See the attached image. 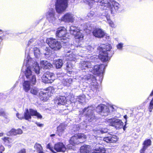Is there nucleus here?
<instances>
[{
  "label": "nucleus",
  "mask_w": 153,
  "mask_h": 153,
  "mask_svg": "<svg viewBox=\"0 0 153 153\" xmlns=\"http://www.w3.org/2000/svg\"><path fill=\"white\" fill-rule=\"evenodd\" d=\"M32 59L29 56H28L27 58L25 59L24 62V65L25 66L26 68L25 71V74L26 78L30 80L33 85H35L36 82V79L35 75H33L31 70L34 71L37 74L40 73V68L37 62H34L32 65L31 67L30 65L32 62H31Z\"/></svg>",
  "instance_id": "f257e3e1"
},
{
  "label": "nucleus",
  "mask_w": 153,
  "mask_h": 153,
  "mask_svg": "<svg viewBox=\"0 0 153 153\" xmlns=\"http://www.w3.org/2000/svg\"><path fill=\"white\" fill-rule=\"evenodd\" d=\"M84 2L91 7L93 3L99 2L101 8L103 10H108L111 13L118 11L120 5L114 0H83Z\"/></svg>",
  "instance_id": "f03ea898"
},
{
  "label": "nucleus",
  "mask_w": 153,
  "mask_h": 153,
  "mask_svg": "<svg viewBox=\"0 0 153 153\" xmlns=\"http://www.w3.org/2000/svg\"><path fill=\"white\" fill-rule=\"evenodd\" d=\"M79 49L77 50H65V56L66 59L71 61H75V59H79V57H82L85 54H90L93 50V48L90 45H87L85 47H78Z\"/></svg>",
  "instance_id": "7ed1b4c3"
},
{
  "label": "nucleus",
  "mask_w": 153,
  "mask_h": 153,
  "mask_svg": "<svg viewBox=\"0 0 153 153\" xmlns=\"http://www.w3.org/2000/svg\"><path fill=\"white\" fill-rule=\"evenodd\" d=\"M112 47L110 44H102L98 48V50L100 51L99 55V59L103 62H106L114 54L113 51H111Z\"/></svg>",
  "instance_id": "20e7f679"
},
{
  "label": "nucleus",
  "mask_w": 153,
  "mask_h": 153,
  "mask_svg": "<svg viewBox=\"0 0 153 153\" xmlns=\"http://www.w3.org/2000/svg\"><path fill=\"white\" fill-rule=\"evenodd\" d=\"M16 116L17 117L20 119H25L28 120H29L31 119V116H36L38 119H41L42 118V115L38 112L36 110L31 108L29 110L27 108L26 109L24 113V115L17 113Z\"/></svg>",
  "instance_id": "39448f33"
},
{
  "label": "nucleus",
  "mask_w": 153,
  "mask_h": 153,
  "mask_svg": "<svg viewBox=\"0 0 153 153\" xmlns=\"http://www.w3.org/2000/svg\"><path fill=\"white\" fill-rule=\"evenodd\" d=\"M95 107L93 105L88 106L87 108H84L80 112L82 114V115L84 114L86 120L90 122H95L96 118L94 114ZM81 114V115H82Z\"/></svg>",
  "instance_id": "423d86ee"
},
{
  "label": "nucleus",
  "mask_w": 153,
  "mask_h": 153,
  "mask_svg": "<svg viewBox=\"0 0 153 153\" xmlns=\"http://www.w3.org/2000/svg\"><path fill=\"white\" fill-rule=\"evenodd\" d=\"M81 78L83 82H91L90 83V88L91 89L90 91L91 94H93V92L96 91V90L98 88V85H97L96 78L93 75L88 74L81 77Z\"/></svg>",
  "instance_id": "0eeeda50"
},
{
  "label": "nucleus",
  "mask_w": 153,
  "mask_h": 153,
  "mask_svg": "<svg viewBox=\"0 0 153 153\" xmlns=\"http://www.w3.org/2000/svg\"><path fill=\"white\" fill-rule=\"evenodd\" d=\"M114 108L112 106H107L104 105H99L96 108V111L102 116H106L109 113L110 111H113Z\"/></svg>",
  "instance_id": "6e6552de"
},
{
  "label": "nucleus",
  "mask_w": 153,
  "mask_h": 153,
  "mask_svg": "<svg viewBox=\"0 0 153 153\" xmlns=\"http://www.w3.org/2000/svg\"><path fill=\"white\" fill-rule=\"evenodd\" d=\"M86 137L83 134H75L71 137L69 143L73 145L78 144L79 143H82L86 140Z\"/></svg>",
  "instance_id": "1a4fd4ad"
},
{
  "label": "nucleus",
  "mask_w": 153,
  "mask_h": 153,
  "mask_svg": "<svg viewBox=\"0 0 153 153\" xmlns=\"http://www.w3.org/2000/svg\"><path fill=\"white\" fill-rule=\"evenodd\" d=\"M68 0H57L55 3V8L58 13L63 12L68 5Z\"/></svg>",
  "instance_id": "9d476101"
},
{
  "label": "nucleus",
  "mask_w": 153,
  "mask_h": 153,
  "mask_svg": "<svg viewBox=\"0 0 153 153\" xmlns=\"http://www.w3.org/2000/svg\"><path fill=\"white\" fill-rule=\"evenodd\" d=\"M66 33V29L63 27L58 28L56 33V37L59 38L62 42L64 43H66L69 40V39L65 36Z\"/></svg>",
  "instance_id": "9b49d317"
},
{
  "label": "nucleus",
  "mask_w": 153,
  "mask_h": 153,
  "mask_svg": "<svg viewBox=\"0 0 153 153\" xmlns=\"http://www.w3.org/2000/svg\"><path fill=\"white\" fill-rule=\"evenodd\" d=\"M46 42L49 47L54 51L58 50L62 48L61 43L55 39L48 38L46 39Z\"/></svg>",
  "instance_id": "f8f14e48"
},
{
  "label": "nucleus",
  "mask_w": 153,
  "mask_h": 153,
  "mask_svg": "<svg viewBox=\"0 0 153 153\" xmlns=\"http://www.w3.org/2000/svg\"><path fill=\"white\" fill-rule=\"evenodd\" d=\"M97 139V143L100 145L102 143L103 141L106 142L107 143H111L115 142L117 140V136L116 135L111 134H109L103 139L98 137Z\"/></svg>",
  "instance_id": "ddd939ff"
},
{
  "label": "nucleus",
  "mask_w": 153,
  "mask_h": 153,
  "mask_svg": "<svg viewBox=\"0 0 153 153\" xmlns=\"http://www.w3.org/2000/svg\"><path fill=\"white\" fill-rule=\"evenodd\" d=\"M93 62L94 64L93 65H92L90 69L89 70V71L91 72L94 74L98 76L103 72L105 68V66L103 64H101L100 65H95L92 67V66H94V60Z\"/></svg>",
  "instance_id": "4468645a"
},
{
  "label": "nucleus",
  "mask_w": 153,
  "mask_h": 153,
  "mask_svg": "<svg viewBox=\"0 0 153 153\" xmlns=\"http://www.w3.org/2000/svg\"><path fill=\"white\" fill-rule=\"evenodd\" d=\"M108 122L109 123L110 125L114 127L116 129L123 128V123L122 120L119 119L111 118L109 119Z\"/></svg>",
  "instance_id": "2eb2a0df"
},
{
  "label": "nucleus",
  "mask_w": 153,
  "mask_h": 153,
  "mask_svg": "<svg viewBox=\"0 0 153 153\" xmlns=\"http://www.w3.org/2000/svg\"><path fill=\"white\" fill-rule=\"evenodd\" d=\"M42 81L45 83H51L55 79L54 75L53 74L47 72L45 73L42 77Z\"/></svg>",
  "instance_id": "dca6fc26"
},
{
  "label": "nucleus",
  "mask_w": 153,
  "mask_h": 153,
  "mask_svg": "<svg viewBox=\"0 0 153 153\" xmlns=\"http://www.w3.org/2000/svg\"><path fill=\"white\" fill-rule=\"evenodd\" d=\"M93 58L92 59L91 61L90 60L83 61L81 62L79 64V67L82 69H87V71H89V70L90 69L91 67L94 64V62L92 60Z\"/></svg>",
  "instance_id": "f3484780"
},
{
  "label": "nucleus",
  "mask_w": 153,
  "mask_h": 153,
  "mask_svg": "<svg viewBox=\"0 0 153 153\" xmlns=\"http://www.w3.org/2000/svg\"><path fill=\"white\" fill-rule=\"evenodd\" d=\"M55 12L54 9L50 8L46 14L47 19L51 23H54L56 19Z\"/></svg>",
  "instance_id": "a211bd4d"
},
{
  "label": "nucleus",
  "mask_w": 153,
  "mask_h": 153,
  "mask_svg": "<svg viewBox=\"0 0 153 153\" xmlns=\"http://www.w3.org/2000/svg\"><path fill=\"white\" fill-rule=\"evenodd\" d=\"M67 102L66 97L63 96L57 97L54 100V103L57 106L64 105Z\"/></svg>",
  "instance_id": "6ab92c4d"
},
{
  "label": "nucleus",
  "mask_w": 153,
  "mask_h": 153,
  "mask_svg": "<svg viewBox=\"0 0 153 153\" xmlns=\"http://www.w3.org/2000/svg\"><path fill=\"white\" fill-rule=\"evenodd\" d=\"M74 19V15L71 13H67L62 17L61 20L65 22H72Z\"/></svg>",
  "instance_id": "aec40b11"
},
{
  "label": "nucleus",
  "mask_w": 153,
  "mask_h": 153,
  "mask_svg": "<svg viewBox=\"0 0 153 153\" xmlns=\"http://www.w3.org/2000/svg\"><path fill=\"white\" fill-rule=\"evenodd\" d=\"M54 149L57 152H64L66 150L65 146L62 143H58L55 144L54 146Z\"/></svg>",
  "instance_id": "412c9836"
},
{
  "label": "nucleus",
  "mask_w": 153,
  "mask_h": 153,
  "mask_svg": "<svg viewBox=\"0 0 153 153\" xmlns=\"http://www.w3.org/2000/svg\"><path fill=\"white\" fill-rule=\"evenodd\" d=\"M152 142L150 139L145 140L143 143V148L140 150V153H144L148 147L151 145Z\"/></svg>",
  "instance_id": "4be33fe9"
},
{
  "label": "nucleus",
  "mask_w": 153,
  "mask_h": 153,
  "mask_svg": "<svg viewBox=\"0 0 153 153\" xmlns=\"http://www.w3.org/2000/svg\"><path fill=\"white\" fill-rule=\"evenodd\" d=\"M93 33L95 36L98 38L102 37L105 35L104 32L101 29L99 28L94 30L93 32Z\"/></svg>",
  "instance_id": "5701e85b"
},
{
  "label": "nucleus",
  "mask_w": 153,
  "mask_h": 153,
  "mask_svg": "<svg viewBox=\"0 0 153 153\" xmlns=\"http://www.w3.org/2000/svg\"><path fill=\"white\" fill-rule=\"evenodd\" d=\"M85 95H84L75 97L74 98V100H73L72 98L71 99L70 101L71 102L74 103L78 102L80 103H82L85 101Z\"/></svg>",
  "instance_id": "b1692460"
},
{
  "label": "nucleus",
  "mask_w": 153,
  "mask_h": 153,
  "mask_svg": "<svg viewBox=\"0 0 153 153\" xmlns=\"http://www.w3.org/2000/svg\"><path fill=\"white\" fill-rule=\"evenodd\" d=\"M65 129V126L63 124H61L57 127L56 133L59 136H62L64 133Z\"/></svg>",
  "instance_id": "393cba45"
},
{
  "label": "nucleus",
  "mask_w": 153,
  "mask_h": 153,
  "mask_svg": "<svg viewBox=\"0 0 153 153\" xmlns=\"http://www.w3.org/2000/svg\"><path fill=\"white\" fill-rule=\"evenodd\" d=\"M22 87L24 91L27 92L31 88V84L29 81L24 80L22 83Z\"/></svg>",
  "instance_id": "a878e982"
},
{
  "label": "nucleus",
  "mask_w": 153,
  "mask_h": 153,
  "mask_svg": "<svg viewBox=\"0 0 153 153\" xmlns=\"http://www.w3.org/2000/svg\"><path fill=\"white\" fill-rule=\"evenodd\" d=\"M80 152L81 153H91V146L87 145L82 146L80 148Z\"/></svg>",
  "instance_id": "bb28decb"
},
{
  "label": "nucleus",
  "mask_w": 153,
  "mask_h": 153,
  "mask_svg": "<svg viewBox=\"0 0 153 153\" xmlns=\"http://www.w3.org/2000/svg\"><path fill=\"white\" fill-rule=\"evenodd\" d=\"M40 62L42 68L44 69H50L52 66L51 64L47 61H42Z\"/></svg>",
  "instance_id": "cd10ccee"
},
{
  "label": "nucleus",
  "mask_w": 153,
  "mask_h": 153,
  "mask_svg": "<svg viewBox=\"0 0 153 153\" xmlns=\"http://www.w3.org/2000/svg\"><path fill=\"white\" fill-rule=\"evenodd\" d=\"M96 147H94V151L92 153H105V149L103 147L99 146L98 144H97Z\"/></svg>",
  "instance_id": "c85d7f7f"
},
{
  "label": "nucleus",
  "mask_w": 153,
  "mask_h": 153,
  "mask_svg": "<svg viewBox=\"0 0 153 153\" xmlns=\"http://www.w3.org/2000/svg\"><path fill=\"white\" fill-rule=\"evenodd\" d=\"M69 30L71 34L74 35L76 34L79 30L77 27L74 25H72L70 27Z\"/></svg>",
  "instance_id": "c756f323"
},
{
  "label": "nucleus",
  "mask_w": 153,
  "mask_h": 153,
  "mask_svg": "<svg viewBox=\"0 0 153 153\" xmlns=\"http://www.w3.org/2000/svg\"><path fill=\"white\" fill-rule=\"evenodd\" d=\"M83 125L82 123H80V124L78 125H74L73 128V130L74 131H77L80 130L81 129L85 128L86 126L85 125H83V126H82V125Z\"/></svg>",
  "instance_id": "7c9ffc66"
},
{
  "label": "nucleus",
  "mask_w": 153,
  "mask_h": 153,
  "mask_svg": "<svg viewBox=\"0 0 153 153\" xmlns=\"http://www.w3.org/2000/svg\"><path fill=\"white\" fill-rule=\"evenodd\" d=\"M63 64L62 60L60 59H59L54 62V64L56 68H61L63 65Z\"/></svg>",
  "instance_id": "2f4dec72"
},
{
  "label": "nucleus",
  "mask_w": 153,
  "mask_h": 153,
  "mask_svg": "<svg viewBox=\"0 0 153 153\" xmlns=\"http://www.w3.org/2000/svg\"><path fill=\"white\" fill-rule=\"evenodd\" d=\"M2 140L4 141V143L5 145H7L10 147L12 145L11 142L12 139L8 137H5Z\"/></svg>",
  "instance_id": "473e14b6"
},
{
  "label": "nucleus",
  "mask_w": 153,
  "mask_h": 153,
  "mask_svg": "<svg viewBox=\"0 0 153 153\" xmlns=\"http://www.w3.org/2000/svg\"><path fill=\"white\" fill-rule=\"evenodd\" d=\"M66 67L67 70L68 71L67 72L68 74H71L73 72V67L70 62H68Z\"/></svg>",
  "instance_id": "72a5a7b5"
},
{
  "label": "nucleus",
  "mask_w": 153,
  "mask_h": 153,
  "mask_svg": "<svg viewBox=\"0 0 153 153\" xmlns=\"http://www.w3.org/2000/svg\"><path fill=\"white\" fill-rule=\"evenodd\" d=\"M64 85L67 86H70L71 84L73 82V80L72 79L69 78L66 79L65 80H64L62 81Z\"/></svg>",
  "instance_id": "f704fd0d"
},
{
  "label": "nucleus",
  "mask_w": 153,
  "mask_h": 153,
  "mask_svg": "<svg viewBox=\"0 0 153 153\" xmlns=\"http://www.w3.org/2000/svg\"><path fill=\"white\" fill-rule=\"evenodd\" d=\"M33 50L35 56L36 58H38L40 56V52L39 49L37 47H34Z\"/></svg>",
  "instance_id": "c9c22d12"
},
{
  "label": "nucleus",
  "mask_w": 153,
  "mask_h": 153,
  "mask_svg": "<svg viewBox=\"0 0 153 153\" xmlns=\"http://www.w3.org/2000/svg\"><path fill=\"white\" fill-rule=\"evenodd\" d=\"M30 93L34 95H37L39 94V90L37 88L35 87H33L30 89Z\"/></svg>",
  "instance_id": "e433bc0d"
},
{
  "label": "nucleus",
  "mask_w": 153,
  "mask_h": 153,
  "mask_svg": "<svg viewBox=\"0 0 153 153\" xmlns=\"http://www.w3.org/2000/svg\"><path fill=\"white\" fill-rule=\"evenodd\" d=\"M76 39H78L80 40H82L83 39V36L82 33L79 31V30L76 34H74Z\"/></svg>",
  "instance_id": "4c0bfd02"
},
{
  "label": "nucleus",
  "mask_w": 153,
  "mask_h": 153,
  "mask_svg": "<svg viewBox=\"0 0 153 153\" xmlns=\"http://www.w3.org/2000/svg\"><path fill=\"white\" fill-rule=\"evenodd\" d=\"M46 91H47V93L48 95H49V94H50V95H51V94H53L54 91V89L53 87L50 86L48 88H46ZM46 93H45V95H46Z\"/></svg>",
  "instance_id": "58836bf2"
},
{
  "label": "nucleus",
  "mask_w": 153,
  "mask_h": 153,
  "mask_svg": "<svg viewBox=\"0 0 153 153\" xmlns=\"http://www.w3.org/2000/svg\"><path fill=\"white\" fill-rule=\"evenodd\" d=\"M46 53L45 55L46 57H48L51 56L52 53L50 51V49L46 47L45 49Z\"/></svg>",
  "instance_id": "ea45409f"
},
{
  "label": "nucleus",
  "mask_w": 153,
  "mask_h": 153,
  "mask_svg": "<svg viewBox=\"0 0 153 153\" xmlns=\"http://www.w3.org/2000/svg\"><path fill=\"white\" fill-rule=\"evenodd\" d=\"M34 148L37 151L39 152L42 151V147L41 145L39 144H36L34 146Z\"/></svg>",
  "instance_id": "a19ab883"
},
{
  "label": "nucleus",
  "mask_w": 153,
  "mask_h": 153,
  "mask_svg": "<svg viewBox=\"0 0 153 153\" xmlns=\"http://www.w3.org/2000/svg\"><path fill=\"white\" fill-rule=\"evenodd\" d=\"M108 131V130L106 128H102L100 130H97L95 131V133L96 134L100 133V132L102 134L106 133Z\"/></svg>",
  "instance_id": "79ce46f5"
},
{
  "label": "nucleus",
  "mask_w": 153,
  "mask_h": 153,
  "mask_svg": "<svg viewBox=\"0 0 153 153\" xmlns=\"http://www.w3.org/2000/svg\"><path fill=\"white\" fill-rule=\"evenodd\" d=\"M94 15V12L92 11H90L87 14V16L90 19H93Z\"/></svg>",
  "instance_id": "37998d69"
},
{
  "label": "nucleus",
  "mask_w": 153,
  "mask_h": 153,
  "mask_svg": "<svg viewBox=\"0 0 153 153\" xmlns=\"http://www.w3.org/2000/svg\"><path fill=\"white\" fill-rule=\"evenodd\" d=\"M65 75V74L63 73H58L57 74V77L59 78V79L62 80H64L63 77Z\"/></svg>",
  "instance_id": "c03bdc74"
},
{
  "label": "nucleus",
  "mask_w": 153,
  "mask_h": 153,
  "mask_svg": "<svg viewBox=\"0 0 153 153\" xmlns=\"http://www.w3.org/2000/svg\"><path fill=\"white\" fill-rule=\"evenodd\" d=\"M3 116L5 118H6L7 117L4 110L3 109H0V116Z\"/></svg>",
  "instance_id": "a18cd8bd"
},
{
  "label": "nucleus",
  "mask_w": 153,
  "mask_h": 153,
  "mask_svg": "<svg viewBox=\"0 0 153 153\" xmlns=\"http://www.w3.org/2000/svg\"><path fill=\"white\" fill-rule=\"evenodd\" d=\"M9 135H16V131H15V129H12L10 131L8 132L7 134Z\"/></svg>",
  "instance_id": "49530a36"
},
{
  "label": "nucleus",
  "mask_w": 153,
  "mask_h": 153,
  "mask_svg": "<svg viewBox=\"0 0 153 153\" xmlns=\"http://www.w3.org/2000/svg\"><path fill=\"white\" fill-rule=\"evenodd\" d=\"M123 46V44L122 43H119L116 46L117 49L119 50H122Z\"/></svg>",
  "instance_id": "de8ad7c7"
},
{
  "label": "nucleus",
  "mask_w": 153,
  "mask_h": 153,
  "mask_svg": "<svg viewBox=\"0 0 153 153\" xmlns=\"http://www.w3.org/2000/svg\"><path fill=\"white\" fill-rule=\"evenodd\" d=\"M35 40H36L34 39H30L27 44V46H28L30 45H31V44H32V45H33L34 44H33V43L34 42V41H35Z\"/></svg>",
  "instance_id": "09e8293b"
},
{
  "label": "nucleus",
  "mask_w": 153,
  "mask_h": 153,
  "mask_svg": "<svg viewBox=\"0 0 153 153\" xmlns=\"http://www.w3.org/2000/svg\"><path fill=\"white\" fill-rule=\"evenodd\" d=\"M47 148L50 149L53 153H57L56 152H55L53 150L52 148L51 147L50 143H48L47 145Z\"/></svg>",
  "instance_id": "8fccbe9b"
},
{
  "label": "nucleus",
  "mask_w": 153,
  "mask_h": 153,
  "mask_svg": "<svg viewBox=\"0 0 153 153\" xmlns=\"http://www.w3.org/2000/svg\"><path fill=\"white\" fill-rule=\"evenodd\" d=\"M15 131H16V135L17 134H21L22 133V131L20 129H18L17 130L15 129Z\"/></svg>",
  "instance_id": "3c124183"
},
{
  "label": "nucleus",
  "mask_w": 153,
  "mask_h": 153,
  "mask_svg": "<svg viewBox=\"0 0 153 153\" xmlns=\"http://www.w3.org/2000/svg\"><path fill=\"white\" fill-rule=\"evenodd\" d=\"M149 108V111L150 112H152L153 108V103H151V102H150Z\"/></svg>",
  "instance_id": "603ef678"
},
{
  "label": "nucleus",
  "mask_w": 153,
  "mask_h": 153,
  "mask_svg": "<svg viewBox=\"0 0 153 153\" xmlns=\"http://www.w3.org/2000/svg\"><path fill=\"white\" fill-rule=\"evenodd\" d=\"M26 149L24 148L22 149L17 153H26Z\"/></svg>",
  "instance_id": "864d4df0"
},
{
  "label": "nucleus",
  "mask_w": 153,
  "mask_h": 153,
  "mask_svg": "<svg viewBox=\"0 0 153 153\" xmlns=\"http://www.w3.org/2000/svg\"><path fill=\"white\" fill-rule=\"evenodd\" d=\"M108 22L111 27H114V24L113 22L109 20Z\"/></svg>",
  "instance_id": "5fc2aeb1"
},
{
  "label": "nucleus",
  "mask_w": 153,
  "mask_h": 153,
  "mask_svg": "<svg viewBox=\"0 0 153 153\" xmlns=\"http://www.w3.org/2000/svg\"><path fill=\"white\" fill-rule=\"evenodd\" d=\"M105 16V17L106 18L107 20V22H108L109 20H111L110 19V17L108 15V14H105V15H104Z\"/></svg>",
  "instance_id": "6e6d98bb"
},
{
  "label": "nucleus",
  "mask_w": 153,
  "mask_h": 153,
  "mask_svg": "<svg viewBox=\"0 0 153 153\" xmlns=\"http://www.w3.org/2000/svg\"><path fill=\"white\" fill-rule=\"evenodd\" d=\"M36 124L39 127H42L43 126V125L42 124H40L39 123L36 122Z\"/></svg>",
  "instance_id": "4d7b16f0"
},
{
  "label": "nucleus",
  "mask_w": 153,
  "mask_h": 153,
  "mask_svg": "<svg viewBox=\"0 0 153 153\" xmlns=\"http://www.w3.org/2000/svg\"><path fill=\"white\" fill-rule=\"evenodd\" d=\"M124 118L126 120V121L125 122V123H126L127 122V115H126L124 116Z\"/></svg>",
  "instance_id": "13d9d810"
},
{
  "label": "nucleus",
  "mask_w": 153,
  "mask_h": 153,
  "mask_svg": "<svg viewBox=\"0 0 153 153\" xmlns=\"http://www.w3.org/2000/svg\"><path fill=\"white\" fill-rule=\"evenodd\" d=\"M0 149H1L2 151H4V147L3 146H1L0 147Z\"/></svg>",
  "instance_id": "bf43d9fd"
},
{
  "label": "nucleus",
  "mask_w": 153,
  "mask_h": 153,
  "mask_svg": "<svg viewBox=\"0 0 153 153\" xmlns=\"http://www.w3.org/2000/svg\"><path fill=\"white\" fill-rule=\"evenodd\" d=\"M126 123H125V125H124V126H123V130H125V129H126Z\"/></svg>",
  "instance_id": "052dcab7"
},
{
  "label": "nucleus",
  "mask_w": 153,
  "mask_h": 153,
  "mask_svg": "<svg viewBox=\"0 0 153 153\" xmlns=\"http://www.w3.org/2000/svg\"><path fill=\"white\" fill-rule=\"evenodd\" d=\"M152 95H153V90L152 91L151 93L150 96H152Z\"/></svg>",
  "instance_id": "680f3d73"
},
{
  "label": "nucleus",
  "mask_w": 153,
  "mask_h": 153,
  "mask_svg": "<svg viewBox=\"0 0 153 153\" xmlns=\"http://www.w3.org/2000/svg\"><path fill=\"white\" fill-rule=\"evenodd\" d=\"M3 133H0V137L2 136L3 135Z\"/></svg>",
  "instance_id": "e2e57ef3"
},
{
  "label": "nucleus",
  "mask_w": 153,
  "mask_h": 153,
  "mask_svg": "<svg viewBox=\"0 0 153 153\" xmlns=\"http://www.w3.org/2000/svg\"><path fill=\"white\" fill-rule=\"evenodd\" d=\"M150 102H151V103H153V98H152Z\"/></svg>",
  "instance_id": "0e129e2a"
},
{
  "label": "nucleus",
  "mask_w": 153,
  "mask_h": 153,
  "mask_svg": "<svg viewBox=\"0 0 153 153\" xmlns=\"http://www.w3.org/2000/svg\"><path fill=\"white\" fill-rule=\"evenodd\" d=\"M55 135V134H51V137H52V136H54Z\"/></svg>",
  "instance_id": "69168bd1"
},
{
  "label": "nucleus",
  "mask_w": 153,
  "mask_h": 153,
  "mask_svg": "<svg viewBox=\"0 0 153 153\" xmlns=\"http://www.w3.org/2000/svg\"><path fill=\"white\" fill-rule=\"evenodd\" d=\"M38 153H44V152L43 151H42L39 152Z\"/></svg>",
  "instance_id": "338daca9"
},
{
  "label": "nucleus",
  "mask_w": 153,
  "mask_h": 153,
  "mask_svg": "<svg viewBox=\"0 0 153 153\" xmlns=\"http://www.w3.org/2000/svg\"><path fill=\"white\" fill-rule=\"evenodd\" d=\"M0 39L1 40V41L3 39L2 37L1 36H0Z\"/></svg>",
  "instance_id": "774afa93"
}]
</instances>
